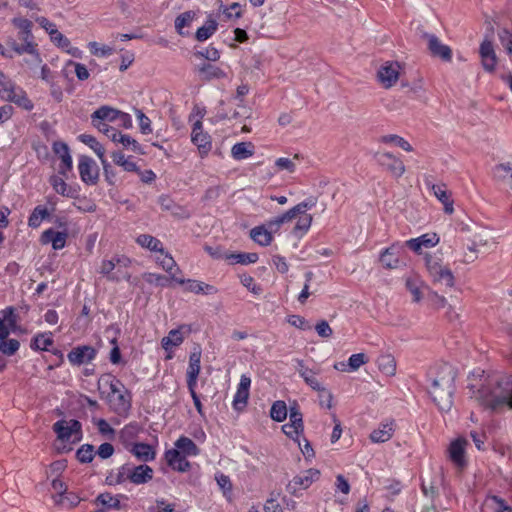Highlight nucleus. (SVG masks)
<instances>
[{"label": "nucleus", "instance_id": "obj_1", "mask_svg": "<svg viewBox=\"0 0 512 512\" xmlns=\"http://www.w3.org/2000/svg\"><path fill=\"white\" fill-rule=\"evenodd\" d=\"M470 398L485 410L492 413H503L512 410V376L511 375H480L478 383L468 385Z\"/></svg>", "mask_w": 512, "mask_h": 512}, {"label": "nucleus", "instance_id": "obj_2", "mask_svg": "<svg viewBox=\"0 0 512 512\" xmlns=\"http://www.w3.org/2000/svg\"><path fill=\"white\" fill-rule=\"evenodd\" d=\"M12 24L19 30L18 37L23 42L22 44L17 43L15 40H11L9 45L12 50L18 54H29L30 60L25 62L30 65L31 68L38 66L42 63V58L37 49V44L34 42V36L32 34L33 23L23 17H15L12 19Z\"/></svg>", "mask_w": 512, "mask_h": 512}, {"label": "nucleus", "instance_id": "obj_3", "mask_svg": "<svg viewBox=\"0 0 512 512\" xmlns=\"http://www.w3.org/2000/svg\"><path fill=\"white\" fill-rule=\"evenodd\" d=\"M99 385H107L110 389L108 402L111 409L118 415H126L131 408V399L122 383L112 375H103Z\"/></svg>", "mask_w": 512, "mask_h": 512}, {"label": "nucleus", "instance_id": "obj_4", "mask_svg": "<svg viewBox=\"0 0 512 512\" xmlns=\"http://www.w3.org/2000/svg\"><path fill=\"white\" fill-rule=\"evenodd\" d=\"M16 322V315L12 307L0 311V351L7 356L14 355L20 347L18 340L7 339L10 333L15 331Z\"/></svg>", "mask_w": 512, "mask_h": 512}, {"label": "nucleus", "instance_id": "obj_5", "mask_svg": "<svg viewBox=\"0 0 512 512\" xmlns=\"http://www.w3.org/2000/svg\"><path fill=\"white\" fill-rule=\"evenodd\" d=\"M425 264L431 281L435 285L449 288L454 286V275L451 269L443 264V260L440 256L436 254L426 255Z\"/></svg>", "mask_w": 512, "mask_h": 512}, {"label": "nucleus", "instance_id": "obj_6", "mask_svg": "<svg viewBox=\"0 0 512 512\" xmlns=\"http://www.w3.org/2000/svg\"><path fill=\"white\" fill-rule=\"evenodd\" d=\"M130 263L131 261L127 257L114 256L110 260L102 261L99 273L112 282H119L122 279L130 281L131 275L127 271H122V268H127Z\"/></svg>", "mask_w": 512, "mask_h": 512}, {"label": "nucleus", "instance_id": "obj_7", "mask_svg": "<svg viewBox=\"0 0 512 512\" xmlns=\"http://www.w3.org/2000/svg\"><path fill=\"white\" fill-rule=\"evenodd\" d=\"M0 98L3 101L14 103L26 111H31L34 108L26 91L11 79L0 88Z\"/></svg>", "mask_w": 512, "mask_h": 512}, {"label": "nucleus", "instance_id": "obj_8", "mask_svg": "<svg viewBox=\"0 0 512 512\" xmlns=\"http://www.w3.org/2000/svg\"><path fill=\"white\" fill-rule=\"evenodd\" d=\"M316 198L310 197L299 204L295 205L282 215L276 216L267 222V226L272 231H278L279 228L286 223L291 222L299 214H304L309 209H312L316 205Z\"/></svg>", "mask_w": 512, "mask_h": 512}, {"label": "nucleus", "instance_id": "obj_9", "mask_svg": "<svg viewBox=\"0 0 512 512\" xmlns=\"http://www.w3.org/2000/svg\"><path fill=\"white\" fill-rule=\"evenodd\" d=\"M456 373L454 368L447 364L443 363L431 368L428 372V379L433 385H441L446 391H454V381H455Z\"/></svg>", "mask_w": 512, "mask_h": 512}, {"label": "nucleus", "instance_id": "obj_10", "mask_svg": "<svg viewBox=\"0 0 512 512\" xmlns=\"http://www.w3.org/2000/svg\"><path fill=\"white\" fill-rule=\"evenodd\" d=\"M53 430L62 442L76 443L82 438L81 424L74 419L57 421L53 425Z\"/></svg>", "mask_w": 512, "mask_h": 512}, {"label": "nucleus", "instance_id": "obj_11", "mask_svg": "<svg viewBox=\"0 0 512 512\" xmlns=\"http://www.w3.org/2000/svg\"><path fill=\"white\" fill-rule=\"evenodd\" d=\"M191 141L197 146L200 156L206 157L212 149L211 137L208 133L203 131V125L200 120L193 124L191 132Z\"/></svg>", "mask_w": 512, "mask_h": 512}, {"label": "nucleus", "instance_id": "obj_12", "mask_svg": "<svg viewBox=\"0 0 512 512\" xmlns=\"http://www.w3.org/2000/svg\"><path fill=\"white\" fill-rule=\"evenodd\" d=\"M78 170L81 180L88 184L94 185L99 178V168L96 162L89 156L82 155L79 158Z\"/></svg>", "mask_w": 512, "mask_h": 512}, {"label": "nucleus", "instance_id": "obj_13", "mask_svg": "<svg viewBox=\"0 0 512 512\" xmlns=\"http://www.w3.org/2000/svg\"><path fill=\"white\" fill-rule=\"evenodd\" d=\"M425 185L429 191L443 204L444 212L452 214L454 212L453 199L451 192L443 183L434 184L428 177L425 178Z\"/></svg>", "mask_w": 512, "mask_h": 512}, {"label": "nucleus", "instance_id": "obj_14", "mask_svg": "<svg viewBox=\"0 0 512 512\" xmlns=\"http://www.w3.org/2000/svg\"><path fill=\"white\" fill-rule=\"evenodd\" d=\"M97 355L95 348L89 345H81L73 348L68 354V361L74 366H81L92 362Z\"/></svg>", "mask_w": 512, "mask_h": 512}, {"label": "nucleus", "instance_id": "obj_15", "mask_svg": "<svg viewBox=\"0 0 512 512\" xmlns=\"http://www.w3.org/2000/svg\"><path fill=\"white\" fill-rule=\"evenodd\" d=\"M400 65L397 62H385L378 70L377 77L385 88L392 87L398 80Z\"/></svg>", "mask_w": 512, "mask_h": 512}, {"label": "nucleus", "instance_id": "obj_16", "mask_svg": "<svg viewBox=\"0 0 512 512\" xmlns=\"http://www.w3.org/2000/svg\"><path fill=\"white\" fill-rule=\"evenodd\" d=\"M376 160L396 178L401 177L405 173L404 163L389 152L378 153Z\"/></svg>", "mask_w": 512, "mask_h": 512}, {"label": "nucleus", "instance_id": "obj_17", "mask_svg": "<svg viewBox=\"0 0 512 512\" xmlns=\"http://www.w3.org/2000/svg\"><path fill=\"white\" fill-rule=\"evenodd\" d=\"M404 252V249L399 244H393L390 247L384 249L380 254V263L384 268L387 269H396L401 264V254Z\"/></svg>", "mask_w": 512, "mask_h": 512}, {"label": "nucleus", "instance_id": "obj_18", "mask_svg": "<svg viewBox=\"0 0 512 512\" xmlns=\"http://www.w3.org/2000/svg\"><path fill=\"white\" fill-rule=\"evenodd\" d=\"M429 393L441 411H449L451 409L454 391H446L441 385L430 383Z\"/></svg>", "mask_w": 512, "mask_h": 512}, {"label": "nucleus", "instance_id": "obj_19", "mask_svg": "<svg viewBox=\"0 0 512 512\" xmlns=\"http://www.w3.org/2000/svg\"><path fill=\"white\" fill-rule=\"evenodd\" d=\"M320 472L317 469H308L303 473L295 476L288 485V489L295 493L297 489H307L310 485L318 480Z\"/></svg>", "mask_w": 512, "mask_h": 512}, {"label": "nucleus", "instance_id": "obj_20", "mask_svg": "<svg viewBox=\"0 0 512 512\" xmlns=\"http://www.w3.org/2000/svg\"><path fill=\"white\" fill-rule=\"evenodd\" d=\"M427 39L428 49L434 57H439L444 61L452 59V51L449 46L443 44L439 38L433 34H425Z\"/></svg>", "mask_w": 512, "mask_h": 512}, {"label": "nucleus", "instance_id": "obj_21", "mask_svg": "<svg viewBox=\"0 0 512 512\" xmlns=\"http://www.w3.org/2000/svg\"><path fill=\"white\" fill-rule=\"evenodd\" d=\"M186 458L187 456L174 448L165 452V460L167 464L177 472L183 473L190 470L191 464Z\"/></svg>", "mask_w": 512, "mask_h": 512}, {"label": "nucleus", "instance_id": "obj_22", "mask_svg": "<svg viewBox=\"0 0 512 512\" xmlns=\"http://www.w3.org/2000/svg\"><path fill=\"white\" fill-rule=\"evenodd\" d=\"M467 441L463 438H458L451 442L448 448V454L450 460L459 468H462L466 464L465 460V447Z\"/></svg>", "mask_w": 512, "mask_h": 512}, {"label": "nucleus", "instance_id": "obj_23", "mask_svg": "<svg viewBox=\"0 0 512 512\" xmlns=\"http://www.w3.org/2000/svg\"><path fill=\"white\" fill-rule=\"evenodd\" d=\"M53 152L60 157L59 173L65 176L72 169V157L69 147L64 142L56 141L53 143Z\"/></svg>", "mask_w": 512, "mask_h": 512}, {"label": "nucleus", "instance_id": "obj_24", "mask_svg": "<svg viewBox=\"0 0 512 512\" xmlns=\"http://www.w3.org/2000/svg\"><path fill=\"white\" fill-rule=\"evenodd\" d=\"M479 53L483 68L488 72H492L497 64L493 44L488 40H484L480 45Z\"/></svg>", "mask_w": 512, "mask_h": 512}, {"label": "nucleus", "instance_id": "obj_25", "mask_svg": "<svg viewBox=\"0 0 512 512\" xmlns=\"http://www.w3.org/2000/svg\"><path fill=\"white\" fill-rule=\"evenodd\" d=\"M439 237L435 233L423 234L420 237L406 241V245L416 253H420L422 248H432L439 243Z\"/></svg>", "mask_w": 512, "mask_h": 512}, {"label": "nucleus", "instance_id": "obj_26", "mask_svg": "<svg viewBox=\"0 0 512 512\" xmlns=\"http://www.w3.org/2000/svg\"><path fill=\"white\" fill-rule=\"evenodd\" d=\"M157 263L170 274V278L172 281L183 285L185 280L181 277L177 276V273H180L179 268L177 267V264L173 257L167 253L163 252V254H160L159 257H157Z\"/></svg>", "mask_w": 512, "mask_h": 512}, {"label": "nucleus", "instance_id": "obj_27", "mask_svg": "<svg viewBox=\"0 0 512 512\" xmlns=\"http://www.w3.org/2000/svg\"><path fill=\"white\" fill-rule=\"evenodd\" d=\"M395 431V423L392 420H387L380 423L370 434V439L373 443H384L390 440Z\"/></svg>", "mask_w": 512, "mask_h": 512}, {"label": "nucleus", "instance_id": "obj_28", "mask_svg": "<svg viewBox=\"0 0 512 512\" xmlns=\"http://www.w3.org/2000/svg\"><path fill=\"white\" fill-rule=\"evenodd\" d=\"M68 234L66 232L55 231L52 228L45 230L41 235L42 244H52L54 250H61L65 247Z\"/></svg>", "mask_w": 512, "mask_h": 512}, {"label": "nucleus", "instance_id": "obj_29", "mask_svg": "<svg viewBox=\"0 0 512 512\" xmlns=\"http://www.w3.org/2000/svg\"><path fill=\"white\" fill-rule=\"evenodd\" d=\"M78 139L89 146L94 153L98 156V158L101 161V164L103 166V169L105 173H108V168L110 167V164L108 163L106 157H105V149L104 147L96 140V138L89 134H81L78 136Z\"/></svg>", "mask_w": 512, "mask_h": 512}, {"label": "nucleus", "instance_id": "obj_30", "mask_svg": "<svg viewBox=\"0 0 512 512\" xmlns=\"http://www.w3.org/2000/svg\"><path fill=\"white\" fill-rule=\"evenodd\" d=\"M153 477V470L148 465L142 464L139 466L129 465V481L133 484H144L151 480Z\"/></svg>", "mask_w": 512, "mask_h": 512}, {"label": "nucleus", "instance_id": "obj_31", "mask_svg": "<svg viewBox=\"0 0 512 512\" xmlns=\"http://www.w3.org/2000/svg\"><path fill=\"white\" fill-rule=\"evenodd\" d=\"M250 385V377L242 375L233 400V406L235 409H240L247 404Z\"/></svg>", "mask_w": 512, "mask_h": 512}, {"label": "nucleus", "instance_id": "obj_32", "mask_svg": "<svg viewBox=\"0 0 512 512\" xmlns=\"http://www.w3.org/2000/svg\"><path fill=\"white\" fill-rule=\"evenodd\" d=\"M297 372L299 373L300 377L303 378L305 383L310 386L315 391H321L324 390L321 383L317 379V372L309 369L306 367L302 360H297Z\"/></svg>", "mask_w": 512, "mask_h": 512}, {"label": "nucleus", "instance_id": "obj_33", "mask_svg": "<svg viewBox=\"0 0 512 512\" xmlns=\"http://www.w3.org/2000/svg\"><path fill=\"white\" fill-rule=\"evenodd\" d=\"M141 432V427L136 422H131L127 425H125L119 434V439L125 449H128L130 446L135 444V439L137 438L138 434Z\"/></svg>", "mask_w": 512, "mask_h": 512}, {"label": "nucleus", "instance_id": "obj_34", "mask_svg": "<svg viewBox=\"0 0 512 512\" xmlns=\"http://www.w3.org/2000/svg\"><path fill=\"white\" fill-rule=\"evenodd\" d=\"M138 460L143 462L152 461L155 458V451L151 445L146 443H135L127 449Z\"/></svg>", "mask_w": 512, "mask_h": 512}, {"label": "nucleus", "instance_id": "obj_35", "mask_svg": "<svg viewBox=\"0 0 512 512\" xmlns=\"http://www.w3.org/2000/svg\"><path fill=\"white\" fill-rule=\"evenodd\" d=\"M175 448L187 457L197 456L200 453V449L197 445L188 437L180 436L174 443Z\"/></svg>", "mask_w": 512, "mask_h": 512}, {"label": "nucleus", "instance_id": "obj_36", "mask_svg": "<svg viewBox=\"0 0 512 512\" xmlns=\"http://www.w3.org/2000/svg\"><path fill=\"white\" fill-rule=\"evenodd\" d=\"M113 162L126 172H138L139 168L132 156H125L121 151H114L111 154Z\"/></svg>", "mask_w": 512, "mask_h": 512}, {"label": "nucleus", "instance_id": "obj_37", "mask_svg": "<svg viewBox=\"0 0 512 512\" xmlns=\"http://www.w3.org/2000/svg\"><path fill=\"white\" fill-rule=\"evenodd\" d=\"M136 243L142 248L148 249L153 252H159L160 254H163L164 252L162 242L149 234L139 235L136 238Z\"/></svg>", "mask_w": 512, "mask_h": 512}, {"label": "nucleus", "instance_id": "obj_38", "mask_svg": "<svg viewBox=\"0 0 512 512\" xmlns=\"http://www.w3.org/2000/svg\"><path fill=\"white\" fill-rule=\"evenodd\" d=\"M272 231L268 226H257L250 231L251 238L261 246H267L272 242Z\"/></svg>", "mask_w": 512, "mask_h": 512}, {"label": "nucleus", "instance_id": "obj_39", "mask_svg": "<svg viewBox=\"0 0 512 512\" xmlns=\"http://www.w3.org/2000/svg\"><path fill=\"white\" fill-rule=\"evenodd\" d=\"M184 341V336L181 328L172 329L166 337L161 340V345L165 351H171L174 347L181 345Z\"/></svg>", "mask_w": 512, "mask_h": 512}, {"label": "nucleus", "instance_id": "obj_40", "mask_svg": "<svg viewBox=\"0 0 512 512\" xmlns=\"http://www.w3.org/2000/svg\"><path fill=\"white\" fill-rule=\"evenodd\" d=\"M53 337L51 332L38 333L31 340L30 347L33 350L49 351L53 345Z\"/></svg>", "mask_w": 512, "mask_h": 512}, {"label": "nucleus", "instance_id": "obj_41", "mask_svg": "<svg viewBox=\"0 0 512 512\" xmlns=\"http://www.w3.org/2000/svg\"><path fill=\"white\" fill-rule=\"evenodd\" d=\"M195 18L196 13L194 11H185L178 15L175 19V29L177 33L181 36L188 35V32H185L183 29L189 27Z\"/></svg>", "mask_w": 512, "mask_h": 512}, {"label": "nucleus", "instance_id": "obj_42", "mask_svg": "<svg viewBox=\"0 0 512 512\" xmlns=\"http://www.w3.org/2000/svg\"><path fill=\"white\" fill-rule=\"evenodd\" d=\"M254 153V146L250 142L236 143L231 149V155L235 160H244Z\"/></svg>", "mask_w": 512, "mask_h": 512}, {"label": "nucleus", "instance_id": "obj_43", "mask_svg": "<svg viewBox=\"0 0 512 512\" xmlns=\"http://www.w3.org/2000/svg\"><path fill=\"white\" fill-rule=\"evenodd\" d=\"M186 290L195 294H213L216 292V288L212 285L206 284L197 280H185Z\"/></svg>", "mask_w": 512, "mask_h": 512}, {"label": "nucleus", "instance_id": "obj_44", "mask_svg": "<svg viewBox=\"0 0 512 512\" xmlns=\"http://www.w3.org/2000/svg\"><path fill=\"white\" fill-rule=\"evenodd\" d=\"M298 216L299 218L293 228L292 233L296 237H302L310 229L313 218L312 215L307 214L306 212H304V214H299Z\"/></svg>", "mask_w": 512, "mask_h": 512}, {"label": "nucleus", "instance_id": "obj_45", "mask_svg": "<svg viewBox=\"0 0 512 512\" xmlns=\"http://www.w3.org/2000/svg\"><path fill=\"white\" fill-rule=\"evenodd\" d=\"M118 116V110L109 106H101L91 115V118L108 122L115 123V119Z\"/></svg>", "mask_w": 512, "mask_h": 512}, {"label": "nucleus", "instance_id": "obj_46", "mask_svg": "<svg viewBox=\"0 0 512 512\" xmlns=\"http://www.w3.org/2000/svg\"><path fill=\"white\" fill-rule=\"evenodd\" d=\"M377 364L382 373L392 376L396 372V361L391 354H382L377 360Z\"/></svg>", "mask_w": 512, "mask_h": 512}, {"label": "nucleus", "instance_id": "obj_47", "mask_svg": "<svg viewBox=\"0 0 512 512\" xmlns=\"http://www.w3.org/2000/svg\"><path fill=\"white\" fill-rule=\"evenodd\" d=\"M49 217V211L46 207L38 205L31 212L28 218V226L31 228H38L42 221Z\"/></svg>", "mask_w": 512, "mask_h": 512}, {"label": "nucleus", "instance_id": "obj_48", "mask_svg": "<svg viewBox=\"0 0 512 512\" xmlns=\"http://www.w3.org/2000/svg\"><path fill=\"white\" fill-rule=\"evenodd\" d=\"M218 23L213 18H208L205 24L196 31V39L205 41L210 38L217 30Z\"/></svg>", "mask_w": 512, "mask_h": 512}, {"label": "nucleus", "instance_id": "obj_49", "mask_svg": "<svg viewBox=\"0 0 512 512\" xmlns=\"http://www.w3.org/2000/svg\"><path fill=\"white\" fill-rule=\"evenodd\" d=\"M129 480V465H123L116 471H112L106 478L109 485H118Z\"/></svg>", "mask_w": 512, "mask_h": 512}, {"label": "nucleus", "instance_id": "obj_50", "mask_svg": "<svg viewBox=\"0 0 512 512\" xmlns=\"http://www.w3.org/2000/svg\"><path fill=\"white\" fill-rule=\"evenodd\" d=\"M117 143L121 144L124 148L137 153L144 154L142 146L134 138L127 134H120Z\"/></svg>", "mask_w": 512, "mask_h": 512}, {"label": "nucleus", "instance_id": "obj_51", "mask_svg": "<svg viewBox=\"0 0 512 512\" xmlns=\"http://www.w3.org/2000/svg\"><path fill=\"white\" fill-rule=\"evenodd\" d=\"M288 414L287 406L283 401H276L270 409V416L274 421L283 422Z\"/></svg>", "mask_w": 512, "mask_h": 512}, {"label": "nucleus", "instance_id": "obj_52", "mask_svg": "<svg viewBox=\"0 0 512 512\" xmlns=\"http://www.w3.org/2000/svg\"><path fill=\"white\" fill-rule=\"evenodd\" d=\"M50 184L58 194L67 197L73 196L71 189L61 177L57 175L52 176L50 178Z\"/></svg>", "mask_w": 512, "mask_h": 512}, {"label": "nucleus", "instance_id": "obj_53", "mask_svg": "<svg viewBox=\"0 0 512 512\" xmlns=\"http://www.w3.org/2000/svg\"><path fill=\"white\" fill-rule=\"evenodd\" d=\"M381 142L387 143V144H394L403 150L410 152L413 150L412 146L402 137L395 135V134H389L385 135L381 138Z\"/></svg>", "mask_w": 512, "mask_h": 512}, {"label": "nucleus", "instance_id": "obj_54", "mask_svg": "<svg viewBox=\"0 0 512 512\" xmlns=\"http://www.w3.org/2000/svg\"><path fill=\"white\" fill-rule=\"evenodd\" d=\"M199 71L205 79L222 78L224 76V72L220 68L209 63L203 64Z\"/></svg>", "mask_w": 512, "mask_h": 512}, {"label": "nucleus", "instance_id": "obj_55", "mask_svg": "<svg viewBox=\"0 0 512 512\" xmlns=\"http://www.w3.org/2000/svg\"><path fill=\"white\" fill-rule=\"evenodd\" d=\"M304 428L298 427L295 424L286 423L282 426L283 433L289 437L290 439L294 440L298 443L300 446V436L303 433Z\"/></svg>", "mask_w": 512, "mask_h": 512}, {"label": "nucleus", "instance_id": "obj_56", "mask_svg": "<svg viewBox=\"0 0 512 512\" xmlns=\"http://www.w3.org/2000/svg\"><path fill=\"white\" fill-rule=\"evenodd\" d=\"M76 457L81 463H89L94 458V447L90 444L82 445L76 452Z\"/></svg>", "mask_w": 512, "mask_h": 512}, {"label": "nucleus", "instance_id": "obj_57", "mask_svg": "<svg viewBox=\"0 0 512 512\" xmlns=\"http://www.w3.org/2000/svg\"><path fill=\"white\" fill-rule=\"evenodd\" d=\"M135 115L138 120L141 133L144 135L152 133L151 120L139 109H135Z\"/></svg>", "mask_w": 512, "mask_h": 512}, {"label": "nucleus", "instance_id": "obj_58", "mask_svg": "<svg viewBox=\"0 0 512 512\" xmlns=\"http://www.w3.org/2000/svg\"><path fill=\"white\" fill-rule=\"evenodd\" d=\"M200 359H201L200 352L191 353V355L189 357V365H188V369H187V374L199 375L200 370H201Z\"/></svg>", "mask_w": 512, "mask_h": 512}, {"label": "nucleus", "instance_id": "obj_59", "mask_svg": "<svg viewBox=\"0 0 512 512\" xmlns=\"http://www.w3.org/2000/svg\"><path fill=\"white\" fill-rule=\"evenodd\" d=\"M97 501L103 506L113 509H120V500L110 493H102L97 497Z\"/></svg>", "mask_w": 512, "mask_h": 512}, {"label": "nucleus", "instance_id": "obj_60", "mask_svg": "<svg viewBox=\"0 0 512 512\" xmlns=\"http://www.w3.org/2000/svg\"><path fill=\"white\" fill-rule=\"evenodd\" d=\"M228 259H231L236 263L250 264L255 263L258 260V255L256 253L231 254Z\"/></svg>", "mask_w": 512, "mask_h": 512}, {"label": "nucleus", "instance_id": "obj_61", "mask_svg": "<svg viewBox=\"0 0 512 512\" xmlns=\"http://www.w3.org/2000/svg\"><path fill=\"white\" fill-rule=\"evenodd\" d=\"M368 362L364 353L352 354L348 359V365L351 371L358 370L362 365Z\"/></svg>", "mask_w": 512, "mask_h": 512}, {"label": "nucleus", "instance_id": "obj_62", "mask_svg": "<svg viewBox=\"0 0 512 512\" xmlns=\"http://www.w3.org/2000/svg\"><path fill=\"white\" fill-rule=\"evenodd\" d=\"M494 174L497 178L508 180L512 183V168L508 164L497 165Z\"/></svg>", "mask_w": 512, "mask_h": 512}, {"label": "nucleus", "instance_id": "obj_63", "mask_svg": "<svg viewBox=\"0 0 512 512\" xmlns=\"http://www.w3.org/2000/svg\"><path fill=\"white\" fill-rule=\"evenodd\" d=\"M90 52L96 56H108L111 55L113 49L109 46H100L97 42H90L88 45Z\"/></svg>", "mask_w": 512, "mask_h": 512}, {"label": "nucleus", "instance_id": "obj_64", "mask_svg": "<svg viewBox=\"0 0 512 512\" xmlns=\"http://www.w3.org/2000/svg\"><path fill=\"white\" fill-rule=\"evenodd\" d=\"M490 500L495 504V512H512V507L509 506L504 499L499 496L493 495Z\"/></svg>", "mask_w": 512, "mask_h": 512}]
</instances>
